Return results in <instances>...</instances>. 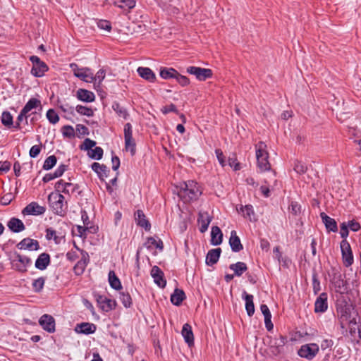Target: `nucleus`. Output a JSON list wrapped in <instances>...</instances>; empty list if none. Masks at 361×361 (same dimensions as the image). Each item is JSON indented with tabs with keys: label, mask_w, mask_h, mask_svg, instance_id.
Segmentation results:
<instances>
[{
	"label": "nucleus",
	"mask_w": 361,
	"mask_h": 361,
	"mask_svg": "<svg viewBox=\"0 0 361 361\" xmlns=\"http://www.w3.org/2000/svg\"><path fill=\"white\" fill-rule=\"evenodd\" d=\"M48 201L55 214L62 216L66 214L68 202L63 195L57 191L52 192L48 196Z\"/></svg>",
	"instance_id": "1"
},
{
	"label": "nucleus",
	"mask_w": 361,
	"mask_h": 361,
	"mask_svg": "<svg viewBox=\"0 0 361 361\" xmlns=\"http://www.w3.org/2000/svg\"><path fill=\"white\" fill-rule=\"evenodd\" d=\"M198 184L193 180L185 182L179 191V196L185 202L197 200L201 195Z\"/></svg>",
	"instance_id": "2"
},
{
	"label": "nucleus",
	"mask_w": 361,
	"mask_h": 361,
	"mask_svg": "<svg viewBox=\"0 0 361 361\" xmlns=\"http://www.w3.org/2000/svg\"><path fill=\"white\" fill-rule=\"evenodd\" d=\"M319 350V345L317 343H308L302 345L298 350V354L300 357L307 360H312Z\"/></svg>",
	"instance_id": "3"
},
{
	"label": "nucleus",
	"mask_w": 361,
	"mask_h": 361,
	"mask_svg": "<svg viewBox=\"0 0 361 361\" xmlns=\"http://www.w3.org/2000/svg\"><path fill=\"white\" fill-rule=\"evenodd\" d=\"M30 61L32 63L31 73L35 77H42L48 71L47 65L37 56H31Z\"/></svg>",
	"instance_id": "4"
},
{
	"label": "nucleus",
	"mask_w": 361,
	"mask_h": 361,
	"mask_svg": "<svg viewBox=\"0 0 361 361\" xmlns=\"http://www.w3.org/2000/svg\"><path fill=\"white\" fill-rule=\"evenodd\" d=\"M70 66L75 77L87 82H93V73L89 68H79L76 63H71Z\"/></svg>",
	"instance_id": "5"
},
{
	"label": "nucleus",
	"mask_w": 361,
	"mask_h": 361,
	"mask_svg": "<svg viewBox=\"0 0 361 361\" xmlns=\"http://www.w3.org/2000/svg\"><path fill=\"white\" fill-rule=\"evenodd\" d=\"M341 250L344 266L348 267L353 264L354 258L350 243L343 239L341 242Z\"/></svg>",
	"instance_id": "6"
},
{
	"label": "nucleus",
	"mask_w": 361,
	"mask_h": 361,
	"mask_svg": "<svg viewBox=\"0 0 361 361\" xmlns=\"http://www.w3.org/2000/svg\"><path fill=\"white\" fill-rule=\"evenodd\" d=\"M186 72L189 74L194 75L196 78L200 81H204L212 76V71L211 69L197 66L188 67Z\"/></svg>",
	"instance_id": "7"
},
{
	"label": "nucleus",
	"mask_w": 361,
	"mask_h": 361,
	"mask_svg": "<svg viewBox=\"0 0 361 361\" xmlns=\"http://www.w3.org/2000/svg\"><path fill=\"white\" fill-rule=\"evenodd\" d=\"M55 188L56 191L59 192H63L66 195H71L74 192H77L79 187L77 184H73L72 183L66 182L64 180H59L56 185Z\"/></svg>",
	"instance_id": "8"
},
{
	"label": "nucleus",
	"mask_w": 361,
	"mask_h": 361,
	"mask_svg": "<svg viewBox=\"0 0 361 361\" xmlns=\"http://www.w3.org/2000/svg\"><path fill=\"white\" fill-rule=\"evenodd\" d=\"M96 300L102 310L106 312L114 310L117 305L116 300L109 299L104 295H97Z\"/></svg>",
	"instance_id": "9"
},
{
	"label": "nucleus",
	"mask_w": 361,
	"mask_h": 361,
	"mask_svg": "<svg viewBox=\"0 0 361 361\" xmlns=\"http://www.w3.org/2000/svg\"><path fill=\"white\" fill-rule=\"evenodd\" d=\"M150 274L154 279V282L159 288H164L166 286V280L164 279V274L159 267L154 266L151 269Z\"/></svg>",
	"instance_id": "10"
},
{
	"label": "nucleus",
	"mask_w": 361,
	"mask_h": 361,
	"mask_svg": "<svg viewBox=\"0 0 361 361\" xmlns=\"http://www.w3.org/2000/svg\"><path fill=\"white\" fill-rule=\"evenodd\" d=\"M39 323L44 330L49 333L54 332L55 320L52 316L46 314L42 315L39 320Z\"/></svg>",
	"instance_id": "11"
},
{
	"label": "nucleus",
	"mask_w": 361,
	"mask_h": 361,
	"mask_svg": "<svg viewBox=\"0 0 361 361\" xmlns=\"http://www.w3.org/2000/svg\"><path fill=\"white\" fill-rule=\"evenodd\" d=\"M45 208L40 206L37 202H31L27 204L23 210L24 215H40L45 212Z\"/></svg>",
	"instance_id": "12"
},
{
	"label": "nucleus",
	"mask_w": 361,
	"mask_h": 361,
	"mask_svg": "<svg viewBox=\"0 0 361 361\" xmlns=\"http://www.w3.org/2000/svg\"><path fill=\"white\" fill-rule=\"evenodd\" d=\"M328 296L326 293H322L317 298L314 302V312L317 313L324 312L328 308Z\"/></svg>",
	"instance_id": "13"
},
{
	"label": "nucleus",
	"mask_w": 361,
	"mask_h": 361,
	"mask_svg": "<svg viewBox=\"0 0 361 361\" xmlns=\"http://www.w3.org/2000/svg\"><path fill=\"white\" fill-rule=\"evenodd\" d=\"M81 259L75 265L73 270L76 275H81L89 262V255L87 252L81 250Z\"/></svg>",
	"instance_id": "14"
},
{
	"label": "nucleus",
	"mask_w": 361,
	"mask_h": 361,
	"mask_svg": "<svg viewBox=\"0 0 361 361\" xmlns=\"http://www.w3.org/2000/svg\"><path fill=\"white\" fill-rule=\"evenodd\" d=\"M287 342L286 336L280 335L278 338H274L271 341V348L274 350V354H279L283 351V346Z\"/></svg>",
	"instance_id": "15"
},
{
	"label": "nucleus",
	"mask_w": 361,
	"mask_h": 361,
	"mask_svg": "<svg viewBox=\"0 0 361 361\" xmlns=\"http://www.w3.org/2000/svg\"><path fill=\"white\" fill-rule=\"evenodd\" d=\"M17 260L15 263L16 269L20 272L27 271V267L32 263L31 259L25 255H17Z\"/></svg>",
	"instance_id": "16"
},
{
	"label": "nucleus",
	"mask_w": 361,
	"mask_h": 361,
	"mask_svg": "<svg viewBox=\"0 0 361 361\" xmlns=\"http://www.w3.org/2000/svg\"><path fill=\"white\" fill-rule=\"evenodd\" d=\"M17 247L20 250H37L39 248V243L36 240L25 238L18 244Z\"/></svg>",
	"instance_id": "17"
},
{
	"label": "nucleus",
	"mask_w": 361,
	"mask_h": 361,
	"mask_svg": "<svg viewBox=\"0 0 361 361\" xmlns=\"http://www.w3.org/2000/svg\"><path fill=\"white\" fill-rule=\"evenodd\" d=\"M135 220L138 226L144 228L146 231L150 229L151 225L142 210L138 209L135 213Z\"/></svg>",
	"instance_id": "18"
},
{
	"label": "nucleus",
	"mask_w": 361,
	"mask_h": 361,
	"mask_svg": "<svg viewBox=\"0 0 361 361\" xmlns=\"http://www.w3.org/2000/svg\"><path fill=\"white\" fill-rule=\"evenodd\" d=\"M212 221V218L206 212H200L198 216V223L200 225V231L201 233L205 232Z\"/></svg>",
	"instance_id": "19"
},
{
	"label": "nucleus",
	"mask_w": 361,
	"mask_h": 361,
	"mask_svg": "<svg viewBox=\"0 0 361 361\" xmlns=\"http://www.w3.org/2000/svg\"><path fill=\"white\" fill-rule=\"evenodd\" d=\"M229 244L231 247L232 251L235 252H240L243 250V247L241 244L240 240L239 237L237 235V233L235 231H232L231 232V236L229 238Z\"/></svg>",
	"instance_id": "20"
},
{
	"label": "nucleus",
	"mask_w": 361,
	"mask_h": 361,
	"mask_svg": "<svg viewBox=\"0 0 361 361\" xmlns=\"http://www.w3.org/2000/svg\"><path fill=\"white\" fill-rule=\"evenodd\" d=\"M138 75L143 79L153 82L156 80V75L154 73L147 67H139L137 69Z\"/></svg>",
	"instance_id": "21"
},
{
	"label": "nucleus",
	"mask_w": 361,
	"mask_h": 361,
	"mask_svg": "<svg viewBox=\"0 0 361 361\" xmlns=\"http://www.w3.org/2000/svg\"><path fill=\"white\" fill-rule=\"evenodd\" d=\"M7 226L11 231L14 233H19L20 231H24L25 228L23 221L15 217L11 218L8 221V222L7 223Z\"/></svg>",
	"instance_id": "22"
},
{
	"label": "nucleus",
	"mask_w": 361,
	"mask_h": 361,
	"mask_svg": "<svg viewBox=\"0 0 361 361\" xmlns=\"http://www.w3.org/2000/svg\"><path fill=\"white\" fill-rule=\"evenodd\" d=\"M181 334L184 338L185 341L188 344L189 346H191L194 344V336L192 331V327L189 324L186 323L183 325Z\"/></svg>",
	"instance_id": "23"
},
{
	"label": "nucleus",
	"mask_w": 361,
	"mask_h": 361,
	"mask_svg": "<svg viewBox=\"0 0 361 361\" xmlns=\"http://www.w3.org/2000/svg\"><path fill=\"white\" fill-rule=\"evenodd\" d=\"M75 331L80 334H90L96 331V326L94 324L83 322L77 324L75 329Z\"/></svg>",
	"instance_id": "24"
},
{
	"label": "nucleus",
	"mask_w": 361,
	"mask_h": 361,
	"mask_svg": "<svg viewBox=\"0 0 361 361\" xmlns=\"http://www.w3.org/2000/svg\"><path fill=\"white\" fill-rule=\"evenodd\" d=\"M320 216L322 219L323 223L325 224L326 229L329 231L336 232L337 231L338 227L336 221L326 215L324 212L320 214Z\"/></svg>",
	"instance_id": "25"
},
{
	"label": "nucleus",
	"mask_w": 361,
	"mask_h": 361,
	"mask_svg": "<svg viewBox=\"0 0 361 361\" xmlns=\"http://www.w3.org/2000/svg\"><path fill=\"white\" fill-rule=\"evenodd\" d=\"M243 298L245 301V310L249 317H252L255 313V305L253 302V295L243 292Z\"/></svg>",
	"instance_id": "26"
},
{
	"label": "nucleus",
	"mask_w": 361,
	"mask_h": 361,
	"mask_svg": "<svg viewBox=\"0 0 361 361\" xmlns=\"http://www.w3.org/2000/svg\"><path fill=\"white\" fill-rule=\"evenodd\" d=\"M77 97L79 100L85 102H92L95 99L94 93L85 89H79L77 91Z\"/></svg>",
	"instance_id": "27"
},
{
	"label": "nucleus",
	"mask_w": 361,
	"mask_h": 361,
	"mask_svg": "<svg viewBox=\"0 0 361 361\" xmlns=\"http://www.w3.org/2000/svg\"><path fill=\"white\" fill-rule=\"evenodd\" d=\"M49 255L47 253H42L35 262V267L39 270H44L49 265Z\"/></svg>",
	"instance_id": "28"
},
{
	"label": "nucleus",
	"mask_w": 361,
	"mask_h": 361,
	"mask_svg": "<svg viewBox=\"0 0 361 361\" xmlns=\"http://www.w3.org/2000/svg\"><path fill=\"white\" fill-rule=\"evenodd\" d=\"M221 252V248H216L209 250L207 255L206 263L208 265H213L216 264L219 260Z\"/></svg>",
	"instance_id": "29"
},
{
	"label": "nucleus",
	"mask_w": 361,
	"mask_h": 361,
	"mask_svg": "<svg viewBox=\"0 0 361 361\" xmlns=\"http://www.w3.org/2000/svg\"><path fill=\"white\" fill-rule=\"evenodd\" d=\"M223 234L218 226H213L211 231V243L214 245H220L222 242Z\"/></svg>",
	"instance_id": "30"
},
{
	"label": "nucleus",
	"mask_w": 361,
	"mask_h": 361,
	"mask_svg": "<svg viewBox=\"0 0 361 361\" xmlns=\"http://www.w3.org/2000/svg\"><path fill=\"white\" fill-rule=\"evenodd\" d=\"M237 211L239 214H241L244 218L249 219L250 221H252L255 216V212L253 207L250 204L245 206L241 205L240 208H237Z\"/></svg>",
	"instance_id": "31"
},
{
	"label": "nucleus",
	"mask_w": 361,
	"mask_h": 361,
	"mask_svg": "<svg viewBox=\"0 0 361 361\" xmlns=\"http://www.w3.org/2000/svg\"><path fill=\"white\" fill-rule=\"evenodd\" d=\"M185 298V294L183 290L176 288L175 289L173 294L171 295V302L176 305L179 306L183 300Z\"/></svg>",
	"instance_id": "32"
},
{
	"label": "nucleus",
	"mask_w": 361,
	"mask_h": 361,
	"mask_svg": "<svg viewBox=\"0 0 361 361\" xmlns=\"http://www.w3.org/2000/svg\"><path fill=\"white\" fill-rule=\"evenodd\" d=\"M229 268L234 271V274L237 276H240L247 269L246 264L242 262L231 264Z\"/></svg>",
	"instance_id": "33"
},
{
	"label": "nucleus",
	"mask_w": 361,
	"mask_h": 361,
	"mask_svg": "<svg viewBox=\"0 0 361 361\" xmlns=\"http://www.w3.org/2000/svg\"><path fill=\"white\" fill-rule=\"evenodd\" d=\"M92 169L98 174L101 179H103L104 177H106V172L109 171L105 165L100 164L97 162H94L92 164Z\"/></svg>",
	"instance_id": "34"
},
{
	"label": "nucleus",
	"mask_w": 361,
	"mask_h": 361,
	"mask_svg": "<svg viewBox=\"0 0 361 361\" xmlns=\"http://www.w3.org/2000/svg\"><path fill=\"white\" fill-rule=\"evenodd\" d=\"M46 238L47 240L53 239L56 244H59L63 238L61 233L57 232L52 228H48L46 229Z\"/></svg>",
	"instance_id": "35"
},
{
	"label": "nucleus",
	"mask_w": 361,
	"mask_h": 361,
	"mask_svg": "<svg viewBox=\"0 0 361 361\" xmlns=\"http://www.w3.org/2000/svg\"><path fill=\"white\" fill-rule=\"evenodd\" d=\"M178 71L173 68H162L160 70V76L165 80L176 78Z\"/></svg>",
	"instance_id": "36"
},
{
	"label": "nucleus",
	"mask_w": 361,
	"mask_h": 361,
	"mask_svg": "<svg viewBox=\"0 0 361 361\" xmlns=\"http://www.w3.org/2000/svg\"><path fill=\"white\" fill-rule=\"evenodd\" d=\"M109 282L111 287L115 290H119L122 288L121 281L114 271H110L109 273Z\"/></svg>",
	"instance_id": "37"
},
{
	"label": "nucleus",
	"mask_w": 361,
	"mask_h": 361,
	"mask_svg": "<svg viewBox=\"0 0 361 361\" xmlns=\"http://www.w3.org/2000/svg\"><path fill=\"white\" fill-rule=\"evenodd\" d=\"M268 158L269 155L257 158V166L261 171H266L270 169L271 165L268 161Z\"/></svg>",
	"instance_id": "38"
},
{
	"label": "nucleus",
	"mask_w": 361,
	"mask_h": 361,
	"mask_svg": "<svg viewBox=\"0 0 361 361\" xmlns=\"http://www.w3.org/2000/svg\"><path fill=\"white\" fill-rule=\"evenodd\" d=\"M39 106H41V102L36 99L32 98L30 99L23 108V113H28L33 109H36Z\"/></svg>",
	"instance_id": "39"
},
{
	"label": "nucleus",
	"mask_w": 361,
	"mask_h": 361,
	"mask_svg": "<svg viewBox=\"0 0 361 361\" xmlns=\"http://www.w3.org/2000/svg\"><path fill=\"white\" fill-rule=\"evenodd\" d=\"M112 109L119 117H121L123 119L128 118V113L127 110L123 106H121L118 103L114 102L112 104Z\"/></svg>",
	"instance_id": "40"
},
{
	"label": "nucleus",
	"mask_w": 361,
	"mask_h": 361,
	"mask_svg": "<svg viewBox=\"0 0 361 361\" xmlns=\"http://www.w3.org/2000/svg\"><path fill=\"white\" fill-rule=\"evenodd\" d=\"M146 246L147 248L156 247L161 250L163 249V243L160 239H157L153 237L147 238L146 242Z\"/></svg>",
	"instance_id": "41"
},
{
	"label": "nucleus",
	"mask_w": 361,
	"mask_h": 361,
	"mask_svg": "<svg viewBox=\"0 0 361 361\" xmlns=\"http://www.w3.org/2000/svg\"><path fill=\"white\" fill-rule=\"evenodd\" d=\"M267 145L263 142H259L255 145L256 158L269 155L267 150Z\"/></svg>",
	"instance_id": "42"
},
{
	"label": "nucleus",
	"mask_w": 361,
	"mask_h": 361,
	"mask_svg": "<svg viewBox=\"0 0 361 361\" xmlns=\"http://www.w3.org/2000/svg\"><path fill=\"white\" fill-rule=\"evenodd\" d=\"M119 299L125 307L128 308L132 305V298L128 292H121Z\"/></svg>",
	"instance_id": "43"
},
{
	"label": "nucleus",
	"mask_w": 361,
	"mask_h": 361,
	"mask_svg": "<svg viewBox=\"0 0 361 361\" xmlns=\"http://www.w3.org/2000/svg\"><path fill=\"white\" fill-rule=\"evenodd\" d=\"M1 123L4 126L11 128L13 126V116L8 111H4L1 115Z\"/></svg>",
	"instance_id": "44"
},
{
	"label": "nucleus",
	"mask_w": 361,
	"mask_h": 361,
	"mask_svg": "<svg viewBox=\"0 0 361 361\" xmlns=\"http://www.w3.org/2000/svg\"><path fill=\"white\" fill-rule=\"evenodd\" d=\"M88 156L92 159L99 160L102 158L103 149L100 147H95L94 149L88 152Z\"/></svg>",
	"instance_id": "45"
},
{
	"label": "nucleus",
	"mask_w": 361,
	"mask_h": 361,
	"mask_svg": "<svg viewBox=\"0 0 361 361\" xmlns=\"http://www.w3.org/2000/svg\"><path fill=\"white\" fill-rule=\"evenodd\" d=\"M135 147L136 144L133 137L125 139V149L126 151H130L133 156L135 154Z\"/></svg>",
	"instance_id": "46"
},
{
	"label": "nucleus",
	"mask_w": 361,
	"mask_h": 361,
	"mask_svg": "<svg viewBox=\"0 0 361 361\" xmlns=\"http://www.w3.org/2000/svg\"><path fill=\"white\" fill-rule=\"evenodd\" d=\"M76 111L84 116H87L88 117L92 116L94 115V111L91 108L84 106L82 105H78L75 108Z\"/></svg>",
	"instance_id": "47"
},
{
	"label": "nucleus",
	"mask_w": 361,
	"mask_h": 361,
	"mask_svg": "<svg viewBox=\"0 0 361 361\" xmlns=\"http://www.w3.org/2000/svg\"><path fill=\"white\" fill-rule=\"evenodd\" d=\"M57 159L54 155L48 157L44 163L43 169L45 170H49L52 169L56 164Z\"/></svg>",
	"instance_id": "48"
},
{
	"label": "nucleus",
	"mask_w": 361,
	"mask_h": 361,
	"mask_svg": "<svg viewBox=\"0 0 361 361\" xmlns=\"http://www.w3.org/2000/svg\"><path fill=\"white\" fill-rule=\"evenodd\" d=\"M333 283L337 292H341L345 285V282L342 279L341 274L338 276H334Z\"/></svg>",
	"instance_id": "49"
},
{
	"label": "nucleus",
	"mask_w": 361,
	"mask_h": 361,
	"mask_svg": "<svg viewBox=\"0 0 361 361\" xmlns=\"http://www.w3.org/2000/svg\"><path fill=\"white\" fill-rule=\"evenodd\" d=\"M45 282L44 277H39L32 282V288L35 292H39L42 290Z\"/></svg>",
	"instance_id": "50"
},
{
	"label": "nucleus",
	"mask_w": 361,
	"mask_h": 361,
	"mask_svg": "<svg viewBox=\"0 0 361 361\" xmlns=\"http://www.w3.org/2000/svg\"><path fill=\"white\" fill-rule=\"evenodd\" d=\"M294 171L298 174H303L307 171V166L300 161H295L293 166Z\"/></svg>",
	"instance_id": "51"
},
{
	"label": "nucleus",
	"mask_w": 361,
	"mask_h": 361,
	"mask_svg": "<svg viewBox=\"0 0 361 361\" xmlns=\"http://www.w3.org/2000/svg\"><path fill=\"white\" fill-rule=\"evenodd\" d=\"M61 132L63 135L66 137H73L75 135L74 128L71 126H64Z\"/></svg>",
	"instance_id": "52"
},
{
	"label": "nucleus",
	"mask_w": 361,
	"mask_h": 361,
	"mask_svg": "<svg viewBox=\"0 0 361 361\" xmlns=\"http://www.w3.org/2000/svg\"><path fill=\"white\" fill-rule=\"evenodd\" d=\"M47 117L48 120L49 121V122L53 124L56 123L59 120V117L58 114L53 109H49L47 111Z\"/></svg>",
	"instance_id": "53"
},
{
	"label": "nucleus",
	"mask_w": 361,
	"mask_h": 361,
	"mask_svg": "<svg viewBox=\"0 0 361 361\" xmlns=\"http://www.w3.org/2000/svg\"><path fill=\"white\" fill-rule=\"evenodd\" d=\"M95 141L92 140L90 138H86L83 142L81 149L84 150H88L89 152L92 149V147H95Z\"/></svg>",
	"instance_id": "54"
},
{
	"label": "nucleus",
	"mask_w": 361,
	"mask_h": 361,
	"mask_svg": "<svg viewBox=\"0 0 361 361\" xmlns=\"http://www.w3.org/2000/svg\"><path fill=\"white\" fill-rule=\"evenodd\" d=\"M289 209L293 214L298 215L301 212V206L297 202H291Z\"/></svg>",
	"instance_id": "55"
},
{
	"label": "nucleus",
	"mask_w": 361,
	"mask_h": 361,
	"mask_svg": "<svg viewBox=\"0 0 361 361\" xmlns=\"http://www.w3.org/2000/svg\"><path fill=\"white\" fill-rule=\"evenodd\" d=\"M106 72L103 69H100L97 71L95 75H93V82L98 81V85H99L102 80L105 78Z\"/></svg>",
	"instance_id": "56"
},
{
	"label": "nucleus",
	"mask_w": 361,
	"mask_h": 361,
	"mask_svg": "<svg viewBox=\"0 0 361 361\" xmlns=\"http://www.w3.org/2000/svg\"><path fill=\"white\" fill-rule=\"evenodd\" d=\"M175 79L182 86H186L190 83L189 79L186 76L180 75L178 72Z\"/></svg>",
	"instance_id": "57"
},
{
	"label": "nucleus",
	"mask_w": 361,
	"mask_h": 361,
	"mask_svg": "<svg viewBox=\"0 0 361 361\" xmlns=\"http://www.w3.org/2000/svg\"><path fill=\"white\" fill-rule=\"evenodd\" d=\"M98 27L106 31H110L111 29V25L109 21L105 20H101L97 23Z\"/></svg>",
	"instance_id": "58"
},
{
	"label": "nucleus",
	"mask_w": 361,
	"mask_h": 361,
	"mask_svg": "<svg viewBox=\"0 0 361 361\" xmlns=\"http://www.w3.org/2000/svg\"><path fill=\"white\" fill-rule=\"evenodd\" d=\"M124 139L133 137L132 126L130 123H127L124 126Z\"/></svg>",
	"instance_id": "59"
},
{
	"label": "nucleus",
	"mask_w": 361,
	"mask_h": 361,
	"mask_svg": "<svg viewBox=\"0 0 361 361\" xmlns=\"http://www.w3.org/2000/svg\"><path fill=\"white\" fill-rule=\"evenodd\" d=\"M228 165L231 167H233L235 171H238V170H239L240 169V164L237 161V159L235 157V155H233L232 157H229L228 160Z\"/></svg>",
	"instance_id": "60"
},
{
	"label": "nucleus",
	"mask_w": 361,
	"mask_h": 361,
	"mask_svg": "<svg viewBox=\"0 0 361 361\" xmlns=\"http://www.w3.org/2000/svg\"><path fill=\"white\" fill-rule=\"evenodd\" d=\"M40 152H41V146L36 145L32 146L30 148L29 154H30V157L35 158L39 155Z\"/></svg>",
	"instance_id": "61"
},
{
	"label": "nucleus",
	"mask_w": 361,
	"mask_h": 361,
	"mask_svg": "<svg viewBox=\"0 0 361 361\" xmlns=\"http://www.w3.org/2000/svg\"><path fill=\"white\" fill-rule=\"evenodd\" d=\"M348 226L345 222H343L341 224L340 234H341V236L344 239H345L348 235Z\"/></svg>",
	"instance_id": "62"
},
{
	"label": "nucleus",
	"mask_w": 361,
	"mask_h": 361,
	"mask_svg": "<svg viewBox=\"0 0 361 361\" xmlns=\"http://www.w3.org/2000/svg\"><path fill=\"white\" fill-rule=\"evenodd\" d=\"M161 111L163 112V114H166L169 112H177L178 111L176 109V106L173 104H171L169 106H164L161 109Z\"/></svg>",
	"instance_id": "63"
},
{
	"label": "nucleus",
	"mask_w": 361,
	"mask_h": 361,
	"mask_svg": "<svg viewBox=\"0 0 361 361\" xmlns=\"http://www.w3.org/2000/svg\"><path fill=\"white\" fill-rule=\"evenodd\" d=\"M348 228L353 231H357L360 229L361 226L357 221H350L348 224Z\"/></svg>",
	"instance_id": "64"
}]
</instances>
